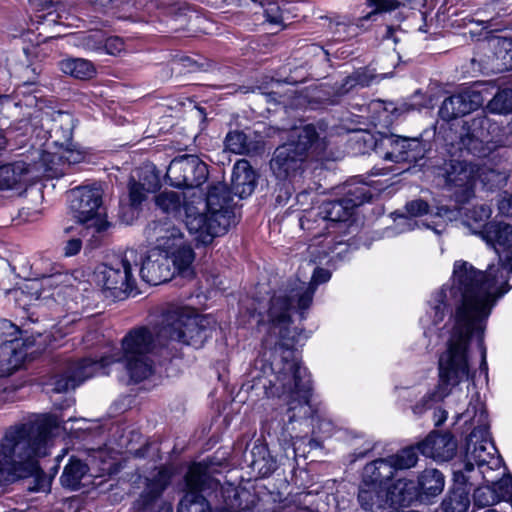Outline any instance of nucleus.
Here are the masks:
<instances>
[{
    "mask_svg": "<svg viewBox=\"0 0 512 512\" xmlns=\"http://www.w3.org/2000/svg\"><path fill=\"white\" fill-rule=\"evenodd\" d=\"M510 273L512 248L503 259H499L498 264L490 265L486 271L476 269L467 261L457 260L453 265L451 284L443 285L431 296L429 307L420 318L424 334L443 321L448 307L454 306L455 312L444 327L447 337L446 348L438 361L439 384L413 407L415 414H421L434 403L461 391L463 384L469 388L477 373L469 353L473 341L479 354V376L483 375L487 381L484 333L497 300L510 290Z\"/></svg>",
    "mask_w": 512,
    "mask_h": 512,
    "instance_id": "nucleus-1",
    "label": "nucleus"
},
{
    "mask_svg": "<svg viewBox=\"0 0 512 512\" xmlns=\"http://www.w3.org/2000/svg\"><path fill=\"white\" fill-rule=\"evenodd\" d=\"M257 397L278 399L287 406L289 423L301 420L312 426L314 435L329 437L334 432L333 422L316 407L312 399L311 377L301 365L294 349L262 353L249 370L248 380L242 385Z\"/></svg>",
    "mask_w": 512,
    "mask_h": 512,
    "instance_id": "nucleus-2",
    "label": "nucleus"
},
{
    "mask_svg": "<svg viewBox=\"0 0 512 512\" xmlns=\"http://www.w3.org/2000/svg\"><path fill=\"white\" fill-rule=\"evenodd\" d=\"M212 322L209 315H199L186 307L167 308L152 328L139 326L131 329L121 341V353L98 359V374H107V366L122 362L132 382L146 380L154 373L152 356L157 344L176 341L199 348L211 337Z\"/></svg>",
    "mask_w": 512,
    "mask_h": 512,
    "instance_id": "nucleus-3",
    "label": "nucleus"
},
{
    "mask_svg": "<svg viewBox=\"0 0 512 512\" xmlns=\"http://www.w3.org/2000/svg\"><path fill=\"white\" fill-rule=\"evenodd\" d=\"M331 278L328 269L315 267L310 282L296 279L286 286L279 288L269 299L267 310L266 304L257 300L258 308L251 310L241 304L240 324L245 325L248 321L242 320L248 316L249 319H256L260 331L265 333L263 338V351L283 354V350L294 349V345L307 339L302 330L291 328V311L295 310L304 318V313L313 302V297L318 285L326 283Z\"/></svg>",
    "mask_w": 512,
    "mask_h": 512,
    "instance_id": "nucleus-4",
    "label": "nucleus"
},
{
    "mask_svg": "<svg viewBox=\"0 0 512 512\" xmlns=\"http://www.w3.org/2000/svg\"><path fill=\"white\" fill-rule=\"evenodd\" d=\"M347 196L336 201L323 202L319 207L306 210L299 219L300 227L307 233L308 244L298 246L297 255L308 264H333L342 259L349 244L341 233L350 227L347 222L355 209L372 198L366 185L348 184Z\"/></svg>",
    "mask_w": 512,
    "mask_h": 512,
    "instance_id": "nucleus-5",
    "label": "nucleus"
},
{
    "mask_svg": "<svg viewBox=\"0 0 512 512\" xmlns=\"http://www.w3.org/2000/svg\"><path fill=\"white\" fill-rule=\"evenodd\" d=\"M231 192L218 182L209 187L206 198L196 192L164 190L155 197L156 206L167 215L180 217L198 245H209L225 234L234 217Z\"/></svg>",
    "mask_w": 512,
    "mask_h": 512,
    "instance_id": "nucleus-6",
    "label": "nucleus"
},
{
    "mask_svg": "<svg viewBox=\"0 0 512 512\" xmlns=\"http://www.w3.org/2000/svg\"><path fill=\"white\" fill-rule=\"evenodd\" d=\"M59 426L56 416L44 415L7 430L0 443V485L35 472L37 459L48 455Z\"/></svg>",
    "mask_w": 512,
    "mask_h": 512,
    "instance_id": "nucleus-7",
    "label": "nucleus"
},
{
    "mask_svg": "<svg viewBox=\"0 0 512 512\" xmlns=\"http://www.w3.org/2000/svg\"><path fill=\"white\" fill-rule=\"evenodd\" d=\"M187 491L178 512H252L254 500L248 491L231 483L221 485L208 475L204 463L190 466L186 477Z\"/></svg>",
    "mask_w": 512,
    "mask_h": 512,
    "instance_id": "nucleus-8",
    "label": "nucleus"
},
{
    "mask_svg": "<svg viewBox=\"0 0 512 512\" xmlns=\"http://www.w3.org/2000/svg\"><path fill=\"white\" fill-rule=\"evenodd\" d=\"M326 148V142L319 137L316 127L307 124L294 127L287 143L279 146L270 162L271 170L279 181L276 201L285 204L292 195L295 177L308 155L318 156Z\"/></svg>",
    "mask_w": 512,
    "mask_h": 512,
    "instance_id": "nucleus-9",
    "label": "nucleus"
},
{
    "mask_svg": "<svg viewBox=\"0 0 512 512\" xmlns=\"http://www.w3.org/2000/svg\"><path fill=\"white\" fill-rule=\"evenodd\" d=\"M459 149L478 158L492 155L498 148L512 145V121L506 128L484 113L464 121L459 135Z\"/></svg>",
    "mask_w": 512,
    "mask_h": 512,
    "instance_id": "nucleus-10",
    "label": "nucleus"
},
{
    "mask_svg": "<svg viewBox=\"0 0 512 512\" xmlns=\"http://www.w3.org/2000/svg\"><path fill=\"white\" fill-rule=\"evenodd\" d=\"M137 269L134 250L127 251L124 256L112 255L106 262L98 264L100 296L110 304L133 293L136 289L134 272Z\"/></svg>",
    "mask_w": 512,
    "mask_h": 512,
    "instance_id": "nucleus-11",
    "label": "nucleus"
},
{
    "mask_svg": "<svg viewBox=\"0 0 512 512\" xmlns=\"http://www.w3.org/2000/svg\"><path fill=\"white\" fill-rule=\"evenodd\" d=\"M52 157L41 149H32L12 163L0 166V189H19L38 181L42 176H54Z\"/></svg>",
    "mask_w": 512,
    "mask_h": 512,
    "instance_id": "nucleus-12",
    "label": "nucleus"
},
{
    "mask_svg": "<svg viewBox=\"0 0 512 512\" xmlns=\"http://www.w3.org/2000/svg\"><path fill=\"white\" fill-rule=\"evenodd\" d=\"M502 458L491 440L489 430L483 433H470L466 442L463 467L455 470L464 471L465 475L474 477L490 474L502 468Z\"/></svg>",
    "mask_w": 512,
    "mask_h": 512,
    "instance_id": "nucleus-13",
    "label": "nucleus"
},
{
    "mask_svg": "<svg viewBox=\"0 0 512 512\" xmlns=\"http://www.w3.org/2000/svg\"><path fill=\"white\" fill-rule=\"evenodd\" d=\"M69 208L76 224L64 229L65 234L77 232L83 237H96V188L82 186L72 189L68 194Z\"/></svg>",
    "mask_w": 512,
    "mask_h": 512,
    "instance_id": "nucleus-14",
    "label": "nucleus"
},
{
    "mask_svg": "<svg viewBox=\"0 0 512 512\" xmlns=\"http://www.w3.org/2000/svg\"><path fill=\"white\" fill-rule=\"evenodd\" d=\"M147 231L154 238L152 248L170 254L177 263L193 265L195 253L180 228L170 222H156Z\"/></svg>",
    "mask_w": 512,
    "mask_h": 512,
    "instance_id": "nucleus-15",
    "label": "nucleus"
},
{
    "mask_svg": "<svg viewBox=\"0 0 512 512\" xmlns=\"http://www.w3.org/2000/svg\"><path fill=\"white\" fill-rule=\"evenodd\" d=\"M166 177L170 185L202 195L198 188L207 181L208 168L197 156L186 154L171 161Z\"/></svg>",
    "mask_w": 512,
    "mask_h": 512,
    "instance_id": "nucleus-16",
    "label": "nucleus"
},
{
    "mask_svg": "<svg viewBox=\"0 0 512 512\" xmlns=\"http://www.w3.org/2000/svg\"><path fill=\"white\" fill-rule=\"evenodd\" d=\"M375 152L386 161L395 163L416 162L425 155L426 148L417 138L401 137L394 134L380 135L374 139Z\"/></svg>",
    "mask_w": 512,
    "mask_h": 512,
    "instance_id": "nucleus-17",
    "label": "nucleus"
},
{
    "mask_svg": "<svg viewBox=\"0 0 512 512\" xmlns=\"http://www.w3.org/2000/svg\"><path fill=\"white\" fill-rule=\"evenodd\" d=\"M176 258L151 248L139 270L142 280L151 285H159L171 280L176 274L187 277L193 274L192 265L177 263Z\"/></svg>",
    "mask_w": 512,
    "mask_h": 512,
    "instance_id": "nucleus-18",
    "label": "nucleus"
},
{
    "mask_svg": "<svg viewBox=\"0 0 512 512\" xmlns=\"http://www.w3.org/2000/svg\"><path fill=\"white\" fill-rule=\"evenodd\" d=\"M479 167L465 160H451L445 167L446 186L455 202L463 204L474 196Z\"/></svg>",
    "mask_w": 512,
    "mask_h": 512,
    "instance_id": "nucleus-19",
    "label": "nucleus"
},
{
    "mask_svg": "<svg viewBox=\"0 0 512 512\" xmlns=\"http://www.w3.org/2000/svg\"><path fill=\"white\" fill-rule=\"evenodd\" d=\"M435 216L442 220L443 223L460 220L462 225L467 227L470 232L480 237V231L489 223L487 220L492 215L490 206L486 204L475 205L465 212L462 208L448 207L446 205H437Z\"/></svg>",
    "mask_w": 512,
    "mask_h": 512,
    "instance_id": "nucleus-20",
    "label": "nucleus"
},
{
    "mask_svg": "<svg viewBox=\"0 0 512 512\" xmlns=\"http://www.w3.org/2000/svg\"><path fill=\"white\" fill-rule=\"evenodd\" d=\"M437 205L443 204L441 201L434 200L433 204L430 205L423 199H415L407 202L405 209L408 215H398L394 219L395 229L398 233L414 230L415 227L418 226V222L414 218L429 214L430 217L435 220L425 223L424 225L427 228L432 229L436 234H441L445 229L446 223H443L441 219L435 216L437 212Z\"/></svg>",
    "mask_w": 512,
    "mask_h": 512,
    "instance_id": "nucleus-21",
    "label": "nucleus"
},
{
    "mask_svg": "<svg viewBox=\"0 0 512 512\" xmlns=\"http://www.w3.org/2000/svg\"><path fill=\"white\" fill-rule=\"evenodd\" d=\"M369 83L370 79H368L364 72L356 71L352 75L347 76L340 85L328 86L327 84H322L312 90L309 101L310 108L318 109L327 105H334L338 103L341 96L348 93L352 88L368 86Z\"/></svg>",
    "mask_w": 512,
    "mask_h": 512,
    "instance_id": "nucleus-22",
    "label": "nucleus"
},
{
    "mask_svg": "<svg viewBox=\"0 0 512 512\" xmlns=\"http://www.w3.org/2000/svg\"><path fill=\"white\" fill-rule=\"evenodd\" d=\"M96 363L92 358H84L78 362L70 363L65 371L55 376L51 383V390L56 393L66 392L75 389L84 380L94 375Z\"/></svg>",
    "mask_w": 512,
    "mask_h": 512,
    "instance_id": "nucleus-23",
    "label": "nucleus"
},
{
    "mask_svg": "<svg viewBox=\"0 0 512 512\" xmlns=\"http://www.w3.org/2000/svg\"><path fill=\"white\" fill-rule=\"evenodd\" d=\"M503 472L497 475H480L485 482L484 485L477 487L474 491V502L479 507L491 506L499 501H506L505 492H510L512 486V477L504 476Z\"/></svg>",
    "mask_w": 512,
    "mask_h": 512,
    "instance_id": "nucleus-24",
    "label": "nucleus"
},
{
    "mask_svg": "<svg viewBox=\"0 0 512 512\" xmlns=\"http://www.w3.org/2000/svg\"><path fill=\"white\" fill-rule=\"evenodd\" d=\"M454 486L442 501L444 512H466L470 506V490L477 484L474 477L465 475L462 470L453 472Z\"/></svg>",
    "mask_w": 512,
    "mask_h": 512,
    "instance_id": "nucleus-25",
    "label": "nucleus"
},
{
    "mask_svg": "<svg viewBox=\"0 0 512 512\" xmlns=\"http://www.w3.org/2000/svg\"><path fill=\"white\" fill-rule=\"evenodd\" d=\"M481 104L482 97L479 92L462 91L443 101L439 109V116L445 121H450L476 110Z\"/></svg>",
    "mask_w": 512,
    "mask_h": 512,
    "instance_id": "nucleus-26",
    "label": "nucleus"
},
{
    "mask_svg": "<svg viewBox=\"0 0 512 512\" xmlns=\"http://www.w3.org/2000/svg\"><path fill=\"white\" fill-rule=\"evenodd\" d=\"M457 443L449 434L430 433L423 441L417 444V450L426 457L437 462L448 461L456 453Z\"/></svg>",
    "mask_w": 512,
    "mask_h": 512,
    "instance_id": "nucleus-27",
    "label": "nucleus"
},
{
    "mask_svg": "<svg viewBox=\"0 0 512 512\" xmlns=\"http://www.w3.org/2000/svg\"><path fill=\"white\" fill-rule=\"evenodd\" d=\"M460 422L466 427H471V433L478 434L489 430L488 414L479 392L471 394L464 411H455V423Z\"/></svg>",
    "mask_w": 512,
    "mask_h": 512,
    "instance_id": "nucleus-28",
    "label": "nucleus"
},
{
    "mask_svg": "<svg viewBox=\"0 0 512 512\" xmlns=\"http://www.w3.org/2000/svg\"><path fill=\"white\" fill-rule=\"evenodd\" d=\"M480 233V238L502 258L512 249V225L502 221L489 222Z\"/></svg>",
    "mask_w": 512,
    "mask_h": 512,
    "instance_id": "nucleus-29",
    "label": "nucleus"
},
{
    "mask_svg": "<svg viewBox=\"0 0 512 512\" xmlns=\"http://www.w3.org/2000/svg\"><path fill=\"white\" fill-rule=\"evenodd\" d=\"M393 476L394 472L387 458H380L368 463L362 474L361 499L365 502L367 493L370 491L366 487L375 484L386 489Z\"/></svg>",
    "mask_w": 512,
    "mask_h": 512,
    "instance_id": "nucleus-30",
    "label": "nucleus"
},
{
    "mask_svg": "<svg viewBox=\"0 0 512 512\" xmlns=\"http://www.w3.org/2000/svg\"><path fill=\"white\" fill-rule=\"evenodd\" d=\"M93 480L94 477L89 473L88 465L75 457L69 459L60 476L61 485L71 491L81 489L85 491L90 484H93Z\"/></svg>",
    "mask_w": 512,
    "mask_h": 512,
    "instance_id": "nucleus-31",
    "label": "nucleus"
},
{
    "mask_svg": "<svg viewBox=\"0 0 512 512\" xmlns=\"http://www.w3.org/2000/svg\"><path fill=\"white\" fill-rule=\"evenodd\" d=\"M171 480V473L165 467L156 469L150 477L146 478V487L141 493L134 507L137 510H146L162 494Z\"/></svg>",
    "mask_w": 512,
    "mask_h": 512,
    "instance_id": "nucleus-32",
    "label": "nucleus"
},
{
    "mask_svg": "<svg viewBox=\"0 0 512 512\" xmlns=\"http://www.w3.org/2000/svg\"><path fill=\"white\" fill-rule=\"evenodd\" d=\"M257 184V175L252 169L250 163L241 159L233 167L231 192L243 199L250 196Z\"/></svg>",
    "mask_w": 512,
    "mask_h": 512,
    "instance_id": "nucleus-33",
    "label": "nucleus"
},
{
    "mask_svg": "<svg viewBox=\"0 0 512 512\" xmlns=\"http://www.w3.org/2000/svg\"><path fill=\"white\" fill-rule=\"evenodd\" d=\"M20 339L5 341L0 345V376H8L17 370L24 362L27 351Z\"/></svg>",
    "mask_w": 512,
    "mask_h": 512,
    "instance_id": "nucleus-34",
    "label": "nucleus"
},
{
    "mask_svg": "<svg viewBox=\"0 0 512 512\" xmlns=\"http://www.w3.org/2000/svg\"><path fill=\"white\" fill-rule=\"evenodd\" d=\"M47 129L49 137L55 146H71L73 119L71 115L64 112H55L50 119L42 123Z\"/></svg>",
    "mask_w": 512,
    "mask_h": 512,
    "instance_id": "nucleus-35",
    "label": "nucleus"
},
{
    "mask_svg": "<svg viewBox=\"0 0 512 512\" xmlns=\"http://www.w3.org/2000/svg\"><path fill=\"white\" fill-rule=\"evenodd\" d=\"M418 497V490L413 480L398 479L385 489L386 506L394 508L409 506Z\"/></svg>",
    "mask_w": 512,
    "mask_h": 512,
    "instance_id": "nucleus-36",
    "label": "nucleus"
},
{
    "mask_svg": "<svg viewBox=\"0 0 512 512\" xmlns=\"http://www.w3.org/2000/svg\"><path fill=\"white\" fill-rule=\"evenodd\" d=\"M445 486L443 474L437 469H426L418 477V496L424 501H430L442 493Z\"/></svg>",
    "mask_w": 512,
    "mask_h": 512,
    "instance_id": "nucleus-37",
    "label": "nucleus"
},
{
    "mask_svg": "<svg viewBox=\"0 0 512 512\" xmlns=\"http://www.w3.org/2000/svg\"><path fill=\"white\" fill-rule=\"evenodd\" d=\"M147 183H138L133 179L129 182V200L133 208H138L143 201L146 200L147 195L154 192L158 187V176L154 173L147 175Z\"/></svg>",
    "mask_w": 512,
    "mask_h": 512,
    "instance_id": "nucleus-38",
    "label": "nucleus"
},
{
    "mask_svg": "<svg viewBox=\"0 0 512 512\" xmlns=\"http://www.w3.org/2000/svg\"><path fill=\"white\" fill-rule=\"evenodd\" d=\"M58 68L66 75L85 80L92 77L94 65L83 58H66L58 62Z\"/></svg>",
    "mask_w": 512,
    "mask_h": 512,
    "instance_id": "nucleus-39",
    "label": "nucleus"
},
{
    "mask_svg": "<svg viewBox=\"0 0 512 512\" xmlns=\"http://www.w3.org/2000/svg\"><path fill=\"white\" fill-rule=\"evenodd\" d=\"M251 454L253 456L251 466L260 475L265 477L276 470V460L270 456L268 449L265 446H254Z\"/></svg>",
    "mask_w": 512,
    "mask_h": 512,
    "instance_id": "nucleus-40",
    "label": "nucleus"
},
{
    "mask_svg": "<svg viewBox=\"0 0 512 512\" xmlns=\"http://www.w3.org/2000/svg\"><path fill=\"white\" fill-rule=\"evenodd\" d=\"M510 177V171L502 169L483 168L478 170V179L487 190L502 188Z\"/></svg>",
    "mask_w": 512,
    "mask_h": 512,
    "instance_id": "nucleus-41",
    "label": "nucleus"
},
{
    "mask_svg": "<svg viewBox=\"0 0 512 512\" xmlns=\"http://www.w3.org/2000/svg\"><path fill=\"white\" fill-rule=\"evenodd\" d=\"M416 450L417 447H407L394 455L388 456L387 460L391 464L393 472L414 467L418 461Z\"/></svg>",
    "mask_w": 512,
    "mask_h": 512,
    "instance_id": "nucleus-42",
    "label": "nucleus"
},
{
    "mask_svg": "<svg viewBox=\"0 0 512 512\" xmlns=\"http://www.w3.org/2000/svg\"><path fill=\"white\" fill-rule=\"evenodd\" d=\"M366 4L371 11L358 19L357 26L363 27L365 22L374 20V17L379 13L396 10L399 7L400 2L398 0H366Z\"/></svg>",
    "mask_w": 512,
    "mask_h": 512,
    "instance_id": "nucleus-43",
    "label": "nucleus"
},
{
    "mask_svg": "<svg viewBox=\"0 0 512 512\" xmlns=\"http://www.w3.org/2000/svg\"><path fill=\"white\" fill-rule=\"evenodd\" d=\"M369 491L366 496V500L364 501L361 499V487L359 488L358 493V501L360 506L367 511H373L375 509H381L386 507V500H385V489L377 486L375 484L371 485V487H366Z\"/></svg>",
    "mask_w": 512,
    "mask_h": 512,
    "instance_id": "nucleus-44",
    "label": "nucleus"
},
{
    "mask_svg": "<svg viewBox=\"0 0 512 512\" xmlns=\"http://www.w3.org/2000/svg\"><path fill=\"white\" fill-rule=\"evenodd\" d=\"M487 110L494 114L512 113V88L499 91L488 102Z\"/></svg>",
    "mask_w": 512,
    "mask_h": 512,
    "instance_id": "nucleus-45",
    "label": "nucleus"
},
{
    "mask_svg": "<svg viewBox=\"0 0 512 512\" xmlns=\"http://www.w3.org/2000/svg\"><path fill=\"white\" fill-rule=\"evenodd\" d=\"M66 235L70 236L63 247V253L66 257L78 254L82 248L83 240H86V249L93 250L94 238H91V236L83 237L75 231Z\"/></svg>",
    "mask_w": 512,
    "mask_h": 512,
    "instance_id": "nucleus-46",
    "label": "nucleus"
},
{
    "mask_svg": "<svg viewBox=\"0 0 512 512\" xmlns=\"http://www.w3.org/2000/svg\"><path fill=\"white\" fill-rule=\"evenodd\" d=\"M63 148H64V151H63L62 155H60V156H58L56 154H52L50 152H46L47 154H49L52 157L53 162L51 163V165L57 170V174L54 175V177L61 176L65 173V169H64L65 163L62 160H65L66 162H68V164H71V163L80 162L82 159L81 153L73 152L70 149V146H68V147L64 146ZM49 177L53 178V176H49Z\"/></svg>",
    "mask_w": 512,
    "mask_h": 512,
    "instance_id": "nucleus-47",
    "label": "nucleus"
},
{
    "mask_svg": "<svg viewBox=\"0 0 512 512\" xmlns=\"http://www.w3.org/2000/svg\"><path fill=\"white\" fill-rule=\"evenodd\" d=\"M225 147L234 154H245L249 151L247 137L241 131L229 132L225 138Z\"/></svg>",
    "mask_w": 512,
    "mask_h": 512,
    "instance_id": "nucleus-48",
    "label": "nucleus"
},
{
    "mask_svg": "<svg viewBox=\"0 0 512 512\" xmlns=\"http://www.w3.org/2000/svg\"><path fill=\"white\" fill-rule=\"evenodd\" d=\"M34 82H24L23 85L19 86L16 90V97L19 98L15 102V106L34 108L38 106L39 97L35 94L36 91L29 89Z\"/></svg>",
    "mask_w": 512,
    "mask_h": 512,
    "instance_id": "nucleus-49",
    "label": "nucleus"
},
{
    "mask_svg": "<svg viewBox=\"0 0 512 512\" xmlns=\"http://www.w3.org/2000/svg\"><path fill=\"white\" fill-rule=\"evenodd\" d=\"M32 478L33 485L27 486V489L32 492L45 491L48 486V481L45 473L41 470L38 461H36V471L29 473L25 476H17V479Z\"/></svg>",
    "mask_w": 512,
    "mask_h": 512,
    "instance_id": "nucleus-50",
    "label": "nucleus"
},
{
    "mask_svg": "<svg viewBox=\"0 0 512 512\" xmlns=\"http://www.w3.org/2000/svg\"><path fill=\"white\" fill-rule=\"evenodd\" d=\"M264 15L269 23L275 25H281L285 20L283 9L273 1H268L264 5Z\"/></svg>",
    "mask_w": 512,
    "mask_h": 512,
    "instance_id": "nucleus-51",
    "label": "nucleus"
},
{
    "mask_svg": "<svg viewBox=\"0 0 512 512\" xmlns=\"http://www.w3.org/2000/svg\"><path fill=\"white\" fill-rule=\"evenodd\" d=\"M125 49L124 41L118 36L105 39L103 45L98 44V54L104 52L109 55H118Z\"/></svg>",
    "mask_w": 512,
    "mask_h": 512,
    "instance_id": "nucleus-52",
    "label": "nucleus"
},
{
    "mask_svg": "<svg viewBox=\"0 0 512 512\" xmlns=\"http://www.w3.org/2000/svg\"><path fill=\"white\" fill-rule=\"evenodd\" d=\"M499 50L497 56L503 61V69H512V40L502 39L498 41Z\"/></svg>",
    "mask_w": 512,
    "mask_h": 512,
    "instance_id": "nucleus-53",
    "label": "nucleus"
},
{
    "mask_svg": "<svg viewBox=\"0 0 512 512\" xmlns=\"http://www.w3.org/2000/svg\"><path fill=\"white\" fill-rule=\"evenodd\" d=\"M499 213L506 217H512V194L505 193L498 202Z\"/></svg>",
    "mask_w": 512,
    "mask_h": 512,
    "instance_id": "nucleus-54",
    "label": "nucleus"
},
{
    "mask_svg": "<svg viewBox=\"0 0 512 512\" xmlns=\"http://www.w3.org/2000/svg\"><path fill=\"white\" fill-rule=\"evenodd\" d=\"M103 467L98 466V478L104 476V474H115L119 471L118 463L111 458V461H102Z\"/></svg>",
    "mask_w": 512,
    "mask_h": 512,
    "instance_id": "nucleus-55",
    "label": "nucleus"
},
{
    "mask_svg": "<svg viewBox=\"0 0 512 512\" xmlns=\"http://www.w3.org/2000/svg\"><path fill=\"white\" fill-rule=\"evenodd\" d=\"M80 45L89 50L96 49V38L93 32L81 33L78 36Z\"/></svg>",
    "mask_w": 512,
    "mask_h": 512,
    "instance_id": "nucleus-56",
    "label": "nucleus"
},
{
    "mask_svg": "<svg viewBox=\"0 0 512 512\" xmlns=\"http://www.w3.org/2000/svg\"><path fill=\"white\" fill-rule=\"evenodd\" d=\"M448 413L442 408H438L433 413V419L436 426L442 425L447 419Z\"/></svg>",
    "mask_w": 512,
    "mask_h": 512,
    "instance_id": "nucleus-57",
    "label": "nucleus"
},
{
    "mask_svg": "<svg viewBox=\"0 0 512 512\" xmlns=\"http://www.w3.org/2000/svg\"><path fill=\"white\" fill-rule=\"evenodd\" d=\"M109 224L108 222L103 219L100 215V213L98 212V224H97V227H98V233L103 231V230H106L108 228Z\"/></svg>",
    "mask_w": 512,
    "mask_h": 512,
    "instance_id": "nucleus-58",
    "label": "nucleus"
},
{
    "mask_svg": "<svg viewBox=\"0 0 512 512\" xmlns=\"http://www.w3.org/2000/svg\"><path fill=\"white\" fill-rule=\"evenodd\" d=\"M358 140H362L365 143L371 142L373 137L368 133H361L359 136H357Z\"/></svg>",
    "mask_w": 512,
    "mask_h": 512,
    "instance_id": "nucleus-59",
    "label": "nucleus"
},
{
    "mask_svg": "<svg viewBox=\"0 0 512 512\" xmlns=\"http://www.w3.org/2000/svg\"><path fill=\"white\" fill-rule=\"evenodd\" d=\"M159 512H173L172 506L170 504H163L160 507Z\"/></svg>",
    "mask_w": 512,
    "mask_h": 512,
    "instance_id": "nucleus-60",
    "label": "nucleus"
},
{
    "mask_svg": "<svg viewBox=\"0 0 512 512\" xmlns=\"http://www.w3.org/2000/svg\"><path fill=\"white\" fill-rule=\"evenodd\" d=\"M307 196H308V192L307 191H303V192H301V193H299L297 195V201L302 204L303 203V199L307 198Z\"/></svg>",
    "mask_w": 512,
    "mask_h": 512,
    "instance_id": "nucleus-61",
    "label": "nucleus"
},
{
    "mask_svg": "<svg viewBox=\"0 0 512 512\" xmlns=\"http://www.w3.org/2000/svg\"><path fill=\"white\" fill-rule=\"evenodd\" d=\"M6 147V138L0 134V150H3Z\"/></svg>",
    "mask_w": 512,
    "mask_h": 512,
    "instance_id": "nucleus-62",
    "label": "nucleus"
},
{
    "mask_svg": "<svg viewBox=\"0 0 512 512\" xmlns=\"http://www.w3.org/2000/svg\"><path fill=\"white\" fill-rule=\"evenodd\" d=\"M97 453H98V460H100L102 458L103 451L98 448Z\"/></svg>",
    "mask_w": 512,
    "mask_h": 512,
    "instance_id": "nucleus-63",
    "label": "nucleus"
},
{
    "mask_svg": "<svg viewBox=\"0 0 512 512\" xmlns=\"http://www.w3.org/2000/svg\"><path fill=\"white\" fill-rule=\"evenodd\" d=\"M149 5H150V6H154L153 1H149Z\"/></svg>",
    "mask_w": 512,
    "mask_h": 512,
    "instance_id": "nucleus-64",
    "label": "nucleus"
}]
</instances>
